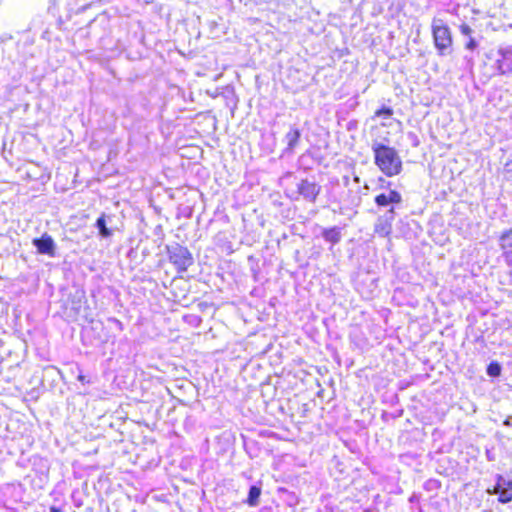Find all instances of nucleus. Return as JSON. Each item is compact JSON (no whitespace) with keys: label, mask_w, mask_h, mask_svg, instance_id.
<instances>
[{"label":"nucleus","mask_w":512,"mask_h":512,"mask_svg":"<svg viewBox=\"0 0 512 512\" xmlns=\"http://www.w3.org/2000/svg\"><path fill=\"white\" fill-rule=\"evenodd\" d=\"M374 162L382 173L388 177L398 175L402 170V160L398 152L387 145L374 141L371 145Z\"/></svg>","instance_id":"nucleus-1"},{"label":"nucleus","mask_w":512,"mask_h":512,"mask_svg":"<svg viewBox=\"0 0 512 512\" xmlns=\"http://www.w3.org/2000/svg\"><path fill=\"white\" fill-rule=\"evenodd\" d=\"M432 34L434 45L440 56H446L452 52V35L449 27L442 19L434 18L432 21Z\"/></svg>","instance_id":"nucleus-2"},{"label":"nucleus","mask_w":512,"mask_h":512,"mask_svg":"<svg viewBox=\"0 0 512 512\" xmlns=\"http://www.w3.org/2000/svg\"><path fill=\"white\" fill-rule=\"evenodd\" d=\"M2 44V51H8L7 57L11 63H22L27 58L29 54L27 49L32 46L33 41L26 36L25 39L19 40L18 42H14L10 39L3 41Z\"/></svg>","instance_id":"nucleus-3"},{"label":"nucleus","mask_w":512,"mask_h":512,"mask_svg":"<svg viewBox=\"0 0 512 512\" xmlns=\"http://www.w3.org/2000/svg\"><path fill=\"white\" fill-rule=\"evenodd\" d=\"M168 255L170 261L178 270L185 271L193 264V257L190 251L179 244L168 247Z\"/></svg>","instance_id":"nucleus-4"},{"label":"nucleus","mask_w":512,"mask_h":512,"mask_svg":"<svg viewBox=\"0 0 512 512\" xmlns=\"http://www.w3.org/2000/svg\"><path fill=\"white\" fill-rule=\"evenodd\" d=\"M494 493L499 494V501L502 503L512 501V479L499 475L494 487Z\"/></svg>","instance_id":"nucleus-5"},{"label":"nucleus","mask_w":512,"mask_h":512,"mask_svg":"<svg viewBox=\"0 0 512 512\" xmlns=\"http://www.w3.org/2000/svg\"><path fill=\"white\" fill-rule=\"evenodd\" d=\"M297 190L309 202H315L320 193L321 187L315 182H310L307 179L301 180L297 185Z\"/></svg>","instance_id":"nucleus-6"},{"label":"nucleus","mask_w":512,"mask_h":512,"mask_svg":"<svg viewBox=\"0 0 512 512\" xmlns=\"http://www.w3.org/2000/svg\"><path fill=\"white\" fill-rule=\"evenodd\" d=\"M394 218L395 211L394 208H391L383 216L378 218L375 224V231L381 236H387L391 232Z\"/></svg>","instance_id":"nucleus-7"},{"label":"nucleus","mask_w":512,"mask_h":512,"mask_svg":"<svg viewBox=\"0 0 512 512\" xmlns=\"http://www.w3.org/2000/svg\"><path fill=\"white\" fill-rule=\"evenodd\" d=\"M33 244L40 254H47L49 256L55 255V242L48 234H44L40 238L34 239Z\"/></svg>","instance_id":"nucleus-8"},{"label":"nucleus","mask_w":512,"mask_h":512,"mask_svg":"<svg viewBox=\"0 0 512 512\" xmlns=\"http://www.w3.org/2000/svg\"><path fill=\"white\" fill-rule=\"evenodd\" d=\"M402 202V196L395 190H390L388 193H381L375 197V203L379 207H386L390 204H399Z\"/></svg>","instance_id":"nucleus-9"},{"label":"nucleus","mask_w":512,"mask_h":512,"mask_svg":"<svg viewBox=\"0 0 512 512\" xmlns=\"http://www.w3.org/2000/svg\"><path fill=\"white\" fill-rule=\"evenodd\" d=\"M322 237L332 244H337L341 240V231L338 227H332L324 229L322 231Z\"/></svg>","instance_id":"nucleus-10"},{"label":"nucleus","mask_w":512,"mask_h":512,"mask_svg":"<svg viewBox=\"0 0 512 512\" xmlns=\"http://www.w3.org/2000/svg\"><path fill=\"white\" fill-rule=\"evenodd\" d=\"M300 131L297 128L291 129L286 135L285 139L287 141V148L289 150H293L299 142L300 139Z\"/></svg>","instance_id":"nucleus-11"},{"label":"nucleus","mask_w":512,"mask_h":512,"mask_svg":"<svg viewBox=\"0 0 512 512\" xmlns=\"http://www.w3.org/2000/svg\"><path fill=\"white\" fill-rule=\"evenodd\" d=\"M96 227L98 228L99 230V234L103 237V238H108L112 235V231L107 228V225H106V219H105V215H101L97 221H96Z\"/></svg>","instance_id":"nucleus-12"},{"label":"nucleus","mask_w":512,"mask_h":512,"mask_svg":"<svg viewBox=\"0 0 512 512\" xmlns=\"http://www.w3.org/2000/svg\"><path fill=\"white\" fill-rule=\"evenodd\" d=\"M261 495V489L258 486H251L248 493L247 503L250 506H256L258 504V499Z\"/></svg>","instance_id":"nucleus-13"},{"label":"nucleus","mask_w":512,"mask_h":512,"mask_svg":"<svg viewBox=\"0 0 512 512\" xmlns=\"http://www.w3.org/2000/svg\"><path fill=\"white\" fill-rule=\"evenodd\" d=\"M497 70L500 74H506L512 71V58L509 60H496Z\"/></svg>","instance_id":"nucleus-14"},{"label":"nucleus","mask_w":512,"mask_h":512,"mask_svg":"<svg viewBox=\"0 0 512 512\" xmlns=\"http://www.w3.org/2000/svg\"><path fill=\"white\" fill-rule=\"evenodd\" d=\"M500 245L503 249L512 248V230H508L502 234Z\"/></svg>","instance_id":"nucleus-15"},{"label":"nucleus","mask_w":512,"mask_h":512,"mask_svg":"<svg viewBox=\"0 0 512 512\" xmlns=\"http://www.w3.org/2000/svg\"><path fill=\"white\" fill-rule=\"evenodd\" d=\"M501 373V367L498 363H491L487 368V374L492 377L499 376Z\"/></svg>","instance_id":"nucleus-16"},{"label":"nucleus","mask_w":512,"mask_h":512,"mask_svg":"<svg viewBox=\"0 0 512 512\" xmlns=\"http://www.w3.org/2000/svg\"><path fill=\"white\" fill-rule=\"evenodd\" d=\"M498 54L501 57L498 60H504V61L509 60V58L512 57V48L511 47L500 48L498 50Z\"/></svg>","instance_id":"nucleus-17"},{"label":"nucleus","mask_w":512,"mask_h":512,"mask_svg":"<svg viewBox=\"0 0 512 512\" xmlns=\"http://www.w3.org/2000/svg\"><path fill=\"white\" fill-rule=\"evenodd\" d=\"M375 115L377 117L389 118V117H391L393 115V111L389 107H383L382 109L377 110L375 112Z\"/></svg>","instance_id":"nucleus-18"},{"label":"nucleus","mask_w":512,"mask_h":512,"mask_svg":"<svg viewBox=\"0 0 512 512\" xmlns=\"http://www.w3.org/2000/svg\"><path fill=\"white\" fill-rule=\"evenodd\" d=\"M108 322L111 323L115 328H117L119 331H122L123 330V324L121 323V321H119L118 319L116 318H109L108 319Z\"/></svg>","instance_id":"nucleus-19"},{"label":"nucleus","mask_w":512,"mask_h":512,"mask_svg":"<svg viewBox=\"0 0 512 512\" xmlns=\"http://www.w3.org/2000/svg\"><path fill=\"white\" fill-rule=\"evenodd\" d=\"M460 31L463 35H466V36H468L472 33V29L467 24H462L460 26Z\"/></svg>","instance_id":"nucleus-20"},{"label":"nucleus","mask_w":512,"mask_h":512,"mask_svg":"<svg viewBox=\"0 0 512 512\" xmlns=\"http://www.w3.org/2000/svg\"><path fill=\"white\" fill-rule=\"evenodd\" d=\"M476 47H477V42L473 38H470V40L466 44V48L469 50H474Z\"/></svg>","instance_id":"nucleus-21"},{"label":"nucleus","mask_w":512,"mask_h":512,"mask_svg":"<svg viewBox=\"0 0 512 512\" xmlns=\"http://www.w3.org/2000/svg\"><path fill=\"white\" fill-rule=\"evenodd\" d=\"M50 512H62L59 508L55 507V506H52L50 508Z\"/></svg>","instance_id":"nucleus-22"},{"label":"nucleus","mask_w":512,"mask_h":512,"mask_svg":"<svg viewBox=\"0 0 512 512\" xmlns=\"http://www.w3.org/2000/svg\"><path fill=\"white\" fill-rule=\"evenodd\" d=\"M508 172H512V161L506 164Z\"/></svg>","instance_id":"nucleus-23"},{"label":"nucleus","mask_w":512,"mask_h":512,"mask_svg":"<svg viewBox=\"0 0 512 512\" xmlns=\"http://www.w3.org/2000/svg\"><path fill=\"white\" fill-rule=\"evenodd\" d=\"M78 379H79L80 381H83V380H84V376L80 375V376L78 377Z\"/></svg>","instance_id":"nucleus-24"},{"label":"nucleus","mask_w":512,"mask_h":512,"mask_svg":"<svg viewBox=\"0 0 512 512\" xmlns=\"http://www.w3.org/2000/svg\"><path fill=\"white\" fill-rule=\"evenodd\" d=\"M3 2V0H0V4Z\"/></svg>","instance_id":"nucleus-25"}]
</instances>
